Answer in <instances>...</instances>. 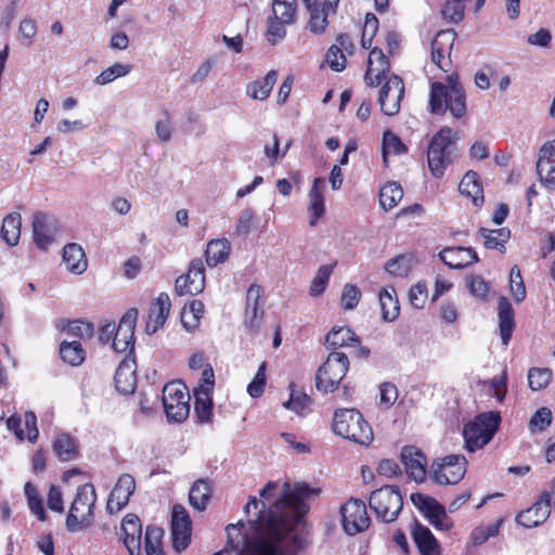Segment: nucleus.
Segmentation results:
<instances>
[{
	"instance_id": "f257e3e1",
	"label": "nucleus",
	"mask_w": 555,
	"mask_h": 555,
	"mask_svg": "<svg viewBox=\"0 0 555 555\" xmlns=\"http://www.w3.org/2000/svg\"><path fill=\"white\" fill-rule=\"evenodd\" d=\"M320 492L319 488H312L305 482L294 486L284 482L280 498L268 511L263 501L249 498L245 512L248 513L250 508L258 511L256 519L248 522L254 532V537L248 535L249 543L267 540L276 548L278 555H283L282 541L295 530L307 511L304 501L318 496Z\"/></svg>"
},
{
	"instance_id": "f03ea898",
	"label": "nucleus",
	"mask_w": 555,
	"mask_h": 555,
	"mask_svg": "<svg viewBox=\"0 0 555 555\" xmlns=\"http://www.w3.org/2000/svg\"><path fill=\"white\" fill-rule=\"evenodd\" d=\"M429 108L434 114H444L449 111L456 119L466 114V94L456 73L448 75L446 83H431Z\"/></svg>"
},
{
	"instance_id": "7ed1b4c3",
	"label": "nucleus",
	"mask_w": 555,
	"mask_h": 555,
	"mask_svg": "<svg viewBox=\"0 0 555 555\" xmlns=\"http://www.w3.org/2000/svg\"><path fill=\"white\" fill-rule=\"evenodd\" d=\"M96 492L91 483L77 488L74 501L66 517V528L69 532H79L92 526Z\"/></svg>"
},
{
	"instance_id": "20e7f679",
	"label": "nucleus",
	"mask_w": 555,
	"mask_h": 555,
	"mask_svg": "<svg viewBox=\"0 0 555 555\" xmlns=\"http://www.w3.org/2000/svg\"><path fill=\"white\" fill-rule=\"evenodd\" d=\"M332 426L336 435L361 446H369L373 441L372 428L356 409L336 410Z\"/></svg>"
},
{
	"instance_id": "39448f33",
	"label": "nucleus",
	"mask_w": 555,
	"mask_h": 555,
	"mask_svg": "<svg viewBox=\"0 0 555 555\" xmlns=\"http://www.w3.org/2000/svg\"><path fill=\"white\" fill-rule=\"evenodd\" d=\"M243 529L242 522L228 525L225 528L227 544L212 555H278L276 548L267 540L261 539L249 543L248 534Z\"/></svg>"
},
{
	"instance_id": "423d86ee",
	"label": "nucleus",
	"mask_w": 555,
	"mask_h": 555,
	"mask_svg": "<svg viewBox=\"0 0 555 555\" xmlns=\"http://www.w3.org/2000/svg\"><path fill=\"white\" fill-rule=\"evenodd\" d=\"M455 157L456 143L453 130L443 127L433 137L427 151L428 167L433 176L441 178Z\"/></svg>"
},
{
	"instance_id": "0eeeda50",
	"label": "nucleus",
	"mask_w": 555,
	"mask_h": 555,
	"mask_svg": "<svg viewBox=\"0 0 555 555\" xmlns=\"http://www.w3.org/2000/svg\"><path fill=\"white\" fill-rule=\"evenodd\" d=\"M500 422L499 412H487L467 423L463 429L466 450L475 452L488 444L498 430Z\"/></svg>"
},
{
	"instance_id": "6e6552de",
	"label": "nucleus",
	"mask_w": 555,
	"mask_h": 555,
	"mask_svg": "<svg viewBox=\"0 0 555 555\" xmlns=\"http://www.w3.org/2000/svg\"><path fill=\"white\" fill-rule=\"evenodd\" d=\"M348 369L349 360L345 353L331 352L317 372V388L325 393L333 392L338 388Z\"/></svg>"
},
{
	"instance_id": "1a4fd4ad",
	"label": "nucleus",
	"mask_w": 555,
	"mask_h": 555,
	"mask_svg": "<svg viewBox=\"0 0 555 555\" xmlns=\"http://www.w3.org/2000/svg\"><path fill=\"white\" fill-rule=\"evenodd\" d=\"M403 506V499L393 486L382 487L371 493L370 507L384 522L395 521Z\"/></svg>"
},
{
	"instance_id": "9d476101",
	"label": "nucleus",
	"mask_w": 555,
	"mask_h": 555,
	"mask_svg": "<svg viewBox=\"0 0 555 555\" xmlns=\"http://www.w3.org/2000/svg\"><path fill=\"white\" fill-rule=\"evenodd\" d=\"M190 393L182 383H168L163 388V405L168 421L181 423L190 414Z\"/></svg>"
},
{
	"instance_id": "9b49d317",
	"label": "nucleus",
	"mask_w": 555,
	"mask_h": 555,
	"mask_svg": "<svg viewBox=\"0 0 555 555\" xmlns=\"http://www.w3.org/2000/svg\"><path fill=\"white\" fill-rule=\"evenodd\" d=\"M467 461L460 454H450L435 461L430 467L434 480L440 485H455L460 482L466 473Z\"/></svg>"
},
{
	"instance_id": "f8f14e48",
	"label": "nucleus",
	"mask_w": 555,
	"mask_h": 555,
	"mask_svg": "<svg viewBox=\"0 0 555 555\" xmlns=\"http://www.w3.org/2000/svg\"><path fill=\"white\" fill-rule=\"evenodd\" d=\"M552 507L555 512V480L552 482L551 490L543 492L531 507L520 512L516 520L526 528L537 527L548 518Z\"/></svg>"
},
{
	"instance_id": "ddd939ff",
	"label": "nucleus",
	"mask_w": 555,
	"mask_h": 555,
	"mask_svg": "<svg viewBox=\"0 0 555 555\" xmlns=\"http://www.w3.org/2000/svg\"><path fill=\"white\" fill-rule=\"evenodd\" d=\"M344 530L349 535L364 531L370 526L366 505L359 499H350L340 507Z\"/></svg>"
},
{
	"instance_id": "4468645a",
	"label": "nucleus",
	"mask_w": 555,
	"mask_h": 555,
	"mask_svg": "<svg viewBox=\"0 0 555 555\" xmlns=\"http://www.w3.org/2000/svg\"><path fill=\"white\" fill-rule=\"evenodd\" d=\"M404 94V83L402 79L392 74L383 85L379 95L378 104L380 111L387 116H395L400 111V103Z\"/></svg>"
},
{
	"instance_id": "2eb2a0df",
	"label": "nucleus",
	"mask_w": 555,
	"mask_h": 555,
	"mask_svg": "<svg viewBox=\"0 0 555 555\" xmlns=\"http://www.w3.org/2000/svg\"><path fill=\"white\" fill-rule=\"evenodd\" d=\"M205 287V267L202 259H194L189 266L188 273L177 278L176 293L179 296L197 295Z\"/></svg>"
},
{
	"instance_id": "dca6fc26",
	"label": "nucleus",
	"mask_w": 555,
	"mask_h": 555,
	"mask_svg": "<svg viewBox=\"0 0 555 555\" xmlns=\"http://www.w3.org/2000/svg\"><path fill=\"white\" fill-rule=\"evenodd\" d=\"M171 533L173 548L177 552L184 551L191 541L192 522L186 509L180 504L172 507Z\"/></svg>"
},
{
	"instance_id": "f3484780",
	"label": "nucleus",
	"mask_w": 555,
	"mask_h": 555,
	"mask_svg": "<svg viewBox=\"0 0 555 555\" xmlns=\"http://www.w3.org/2000/svg\"><path fill=\"white\" fill-rule=\"evenodd\" d=\"M263 294V289L261 286L251 284L246 293V307H245V317H244V325L246 328L256 333L261 324L263 318V301L261 300Z\"/></svg>"
},
{
	"instance_id": "a211bd4d",
	"label": "nucleus",
	"mask_w": 555,
	"mask_h": 555,
	"mask_svg": "<svg viewBox=\"0 0 555 555\" xmlns=\"http://www.w3.org/2000/svg\"><path fill=\"white\" fill-rule=\"evenodd\" d=\"M59 232L57 219L48 214L38 212L33 220V236L36 246L47 249L55 240Z\"/></svg>"
},
{
	"instance_id": "6ab92c4d",
	"label": "nucleus",
	"mask_w": 555,
	"mask_h": 555,
	"mask_svg": "<svg viewBox=\"0 0 555 555\" xmlns=\"http://www.w3.org/2000/svg\"><path fill=\"white\" fill-rule=\"evenodd\" d=\"M456 33L453 29L439 31L431 41V60L443 72L451 68V51L453 49Z\"/></svg>"
},
{
	"instance_id": "aec40b11",
	"label": "nucleus",
	"mask_w": 555,
	"mask_h": 555,
	"mask_svg": "<svg viewBox=\"0 0 555 555\" xmlns=\"http://www.w3.org/2000/svg\"><path fill=\"white\" fill-rule=\"evenodd\" d=\"M138 310L129 309L121 318L113 337V348L117 352H126L133 347L134 327L138 319Z\"/></svg>"
},
{
	"instance_id": "412c9836",
	"label": "nucleus",
	"mask_w": 555,
	"mask_h": 555,
	"mask_svg": "<svg viewBox=\"0 0 555 555\" xmlns=\"http://www.w3.org/2000/svg\"><path fill=\"white\" fill-rule=\"evenodd\" d=\"M537 172L540 181L551 190L555 189V140L545 142L537 160Z\"/></svg>"
},
{
	"instance_id": "4be33fe9",
	"label": "nucleus",
	"mask_w": 555,
	"mask_h": 555,
	"mask_svg": "<svg viewBox=\"0 0 555 555\" xmlns=\"http://www.w3.org/2000/svg\"><path fill=\"white\" fill-rule=\"evenodd\" d=\"M135 489V480L130 474H122L113 488L106 509L109 514L121 511L129 502Z\"/></svg>"
},
{
	"instance_id": "5701e85b",
	"label": "nucleus",
	"mask_w": 555,
	"mask_h": 555,
	"mask_svg": "<svg viewBox=\"0 0 555 555\" xmlns=\"http://www.w3.org/2000/svg\"><path fill=\"white\" fill-rule=\"evenodd\" d=\"M389 69L390 65L388 59L383 53L382 49L373 48L369 55L367 68L364 76L366 85L377 87L382 83L383 79H386Z\"/></svg>"
},
{
	"instance_id": "b1692460",
	"label": "nucleus",
	"mask_w": 555,
	"mask_h": 555,
	"mask_svg": "<svg viewBox=\"0 0 555 555\" xmlns=\"http://www.w3.org/2000/svg\"><path fill=\"white\" fill-rule=\"evenodd\" d=\"M400 457L406 474L416 482H422L426 476L427 465L423 452L414 446H405L401 450Z\"/></svg>"
},
{
	"instance_id": "393cba45",
	"label": "nucleus",
	"mask_w": 555,
	"mask_h": 555,
	"mask_svg": "<svg viewBox=\"0 0 555 555\" xmlns=\"http://www.w3.org/2000/svg\"><path fill=\"white\" fill-rule=\"evenodd\" d=\"M121 535L129 555H141L142 526L137 515L127 514L122 518Z\"/></svg>"
},
{
	"instance_id": "a878e982",
	"label": "nucleus",
	"mask_w": 555,
	"mask_h": 555,
	"mask_svg": "<svg viewBox=\"0 0 555 555\" xmlns=\"http://www.w3.org/2000/svg\"><path fill=\"white\" fill-rule=\"evenodd\" d=\"M171 302L166 293H160L149 309V318L146 321L145 332L149 335L156 333L166 322Z\"/></svg>"
},
{
	"instance_id": "bb28decb",
	"label": "nucleus",
	"mask_w": 555,
	"mask_h": 555,
	"mask_svg": "<svg viewBox=\"0 0 555 555\" xmlns=\"http://www.w3.org/2000/svg\"><path fill=\"white\" fill-rule=\"evenodd\" d=\"M440 260L452 269H462L478 261L472 247H448L439 253Z\"/></svg>"
},
{
	"instance_id": "cd10ccee",
	"label": "nucleus",
	"mask_w": 555,
	"mask_h": 555,
	"mask_svg": "<svg viewBox=\"0 0 555 555\" xmlns=\"http://www.w3.org/2000/svg\"><path fill=\"white\" fill-rule=\"evenodd\" d=\"M412 538L421 555H440L439 543L427 527L415 521Z\"/></svg>"
},
{
	"instance_id": "c85d7f7f",
	"label": "nucleus",
	"mask_w": 555,
	"mask_h": 555,
	"mask_svg": "<svg viewBox=\"0 0 555 555\" xmlns=\"http://www.w3.org/2000/svg\"><path fill=\"white\" fill-rule=\"evenodd\" d=\"M135 362L125 359L115 373L116 389L125 395L132 393L135 388Z\"/></svg>"
},
{
	"instance_id": "c756f323",
	"label": "nucleus",
	"mask_w": 555,
	"mask_h": 555,
	"mask_svg": "<svg viewBox=\"0 0 555 555\" xmlns=\"http://www.w3.org/2000/svg\"><path fill=\"white\" fill-rule=\"evenodd\" d=\"M499 328H500V336L502 339V343L504 346H507L514 327H515V321H514V309L511 305V302L505 297H501L499 300Z\"/></svg>"
},
{
	"instance_id": "7c9ffc66",
	"label": "nucleus",
	"mask_w": 555,
	"mask_h": 555,
	"mask_svg": "<svg viewBox=\"0 0 555 555\" xmlns=\"http://www.w3.org/2000/svg\"><path fill=\"white\" fill-rule=\"evenodd\" d=\"M63 261L66 269L75 274L87 270L88 262L82 247L76 243L67 244L63 249Z\"/></svg>"
},
{
	"instance_id": "2f4dec72",
	"label": "nucleus",
	"mask_w": 555,
	"mask_h": 555,
	"mask_svg": "<svg viewBox=\"0 0 555 555\" xmlns=\"http://www.w3.org/2000/svg\"><path fill=\"white\" fill-rule=\"evenodd\" d=\"M325 185L323 178H315L309 192V224L314 227L318 220L324 215V199L322 190Z\"/></svg>"
},
{
	"instance_id": "473e14b6",
	"label": "nucleus",
	"mask_w": 555,
	"mask_h": 555,
	"mask_svg": "<svg viewBox=\"0 0 555 555\" xmlns=\"http://www.w3.org/2000/svg\"><path fill=\"white\" fill-rule=\"evenodd\" d=\"M459 190L461 194L470 197L475 206L483 203L482 186L477 172L467 171L460 182Z\"/></svg>"
},
{
	"instance_id": "72a5a7b5",
	"label": "nucleus",
	"mask_w": 555,
	"mask_h": 555,
	"mask_svg": "<svg viewBox=\"0 0 555 555\" xmlns=\"http://www.w3.org/2000/svg\"><path fill=\"white\" fill-rule=\"evenodd\" d=\"M211 486L206 479L196 480L190 489L189 501L192 507L203 512L211 499Z\"/></svg>"
},
{
	"instance_id": "f704fd0d",
	"label": "nucleus",
	"mask_w": 555,
	"mask_h": 555,
	"mask_svg": "<svg viewBox=\"0 0 555 555\" xmlns=\"http://www.w3.org/2000/svg\"><path fill=\"white\" fill-rule=\"evenodd\" d=\"M231 251V243L227 238L211 240L205 250L206 262L209 267L223 263Z\"/></svg>"
},
{
	"instance_id": "c9c22d12",
	"label": "nucleus",
	"mask_w": 555,
	"mask_h": 555,
	"mask_svg": "<svg viewBox=\"0 0 555 555\" xmlns=\"http://www.w3.org/2000/svg\"><path fill=\"white\" fill-rule=\"evenodd\" d=\"M352 343L360 344V338L346 326L333 327L325 337L327 349H338L344 346H351Z\"/></svg>"
},
{
	"instance_id": "e433bc0d",
	"label": "nucleus",
	"mask_w": 555,
	"mask_h": 555,
	"mask_svg": "<svg viewBox=\"0 0 555 555\" xmlns=\"http://www.w3.org/2000/svg\"><path fill=\"white\" fill-rule=\"evenodd\" d=\"M276 70H270L263 79L255 80L247 85V95L254 100H266L270 95L271 90L276 82Z\"/></svg>"
},
{
	"instance_id": "4c0bfd02",
	"label": "nucleus",
	"mask_w": 555,
	"mask_h": 555,
	"mask_svg": "<svg viewBox=\"0 0 555 555\" xmlns=\"http://www.w3.org/2000/svg\"><path fill=\"white\" fill-rule=\"evenodd\" d=\"M22 216L18 212L9 214L2 222L0 234L9 246H15L21 237Z\"/></svg>"
},
{
	"instance_id": "58836bf2",
	"label": "nucleus",
	"mask_w": 555,
	"mask_h": 555,
	"mask_svg": "<svg viewBox=\"0 0 555 555\" xmlns=\"http://www.w3.org/2000/svg\"><path fill=\"white\" fill-rule=\"evenodd\" d=\"M379 304L385 321L391 322L398 318L400 307L393 287H385L379 292Z\"/></svg>"
},
{
	"instance_id": "ea45409f",
	"label": "nucleus",
	"mask_w": 555,
	"mask_h": 555,
	"mask_svg": "<svg viewBox=\"0 0 555 555\" xmlns=\"http://www.w3.org/2000/svg\"><path fill=\"white\" fill-rule=\"evenodd\" d=\"M403 197V190L398 182H388L379 191V204L384 210H390Z\"/></svg>"
},
{
	"instance_id": "a19ab883",
	"label": "nucleus",
	"mask_w": 555,
	"mask_h": 555,
	"mask_svg": "<svg viewBox=\"0 0 555 555\" xmlns=\"http://www.w3.org/2000/svg\"><path fill=\"white\" fill-rule=\"evenodd\" d=\"M297 4L296 0H273L272 17L284 23L294 24L296 22Z\"/></svg>"
},
{
	"instance_id": "79ce46f5",
	"label": "nucleus",
	"mask_w": 555,
	"mask_h": 555,
	"mask_svg": "<svg viewBox=\"0 0 555 555\" xmlns=\"http://www.w3.org/2000/svg\"><path fill=\"white\" fill-rule=\"evenodd\" d=\"M194 410L199 423H209L212 417L211 393L194 391Z\"/></svg>"
},
{
	"instance_id": "37998d69",
	"label": "nucleus",
	"mask_w": 555,
	"mask_h": 555,
	"mask_svg": "<svg viewBox=\"0 0 555 555\" xmlns=\"http://www.w3.org/2000/svg\"><path fill=\"white\" fill-rule=\"evenodd\" d=\"M60 354L63 361L73 366L80 365L86 358V352L79 341H63L60 346Z\"/></svg>"
},
{
	"instance_id": "c03bdc74",
	"label": "nucleus",
	"mask_w": 555,
	"mask_h": 555,
	"mask_svg": "<svg viewBox=\"0 0 555 555\" xmlns=\"http://www.w3.org/2000/svg\"><path fill=\"white\" fill-rule=\"evenodd\" d=\"M53 449L57 457L63 462L75 459L78 453L74 439L67 434L57 436L54 441Z\"/></svg>"
},
{
	"instance_id": "a18cd8bd",
	"label": "nucleus",
	"mask_w": 555,
	"mask_h": 555,
	"mask_svg": "<svg viewBox=\"0 0 555 555\" xmlns=\"http://www.w3.org/2000/svg\"><path fill=\"white\" fill-rule=\"evenodd\" d=\"M479 233L485 240V247L489 249H501L504 247V243L509 238L511 235L509 230L506 228H501L498 230L481 228Z\"/></svg>"
},
{
	"instance_id": "49530a36",
	"label": "nucleus",
	"mask_w": 555,
	"mask_h": 555,
	"mask_svg": "<svg viewBox=\"0 0 555 555\" xmlns=\"http://www.w3.org/2000/svg\"><path fill=\"white\" fill-rule=\"evenodd\" d=\"M164 531L159 527L147 526L145 530V553L146 555H163L162 538Z\"/></svg>"
},
{
	"instance_id": "de8ad7c7",
	"label": "nucleus",
	"mask_w": 555,
	"mask_h": 555,
	"mask_svg": "<svg viewBox=\"0 0 555 555\" xmlns=\"http://www.w3.org/2000/svg\"><path fill=\"white\" fill-rule=\"evenodd\" d=\"M131 68L132 67L129 64L115 63L98 75L94 78V83L105 86L119 77H125L131 72Z\"/></svg>"
},
{
	"instance_id": "09e8293b",
	"label": "nucleus",
	"mask_w": 555,
	"mask_h": 555,
	"mask_svg": "<svg viewBox=\"0 0 555 555\" xmlns=\"http://www.w3.org/2000/svg\"><path fill=\"white\" fill-rule=\"evenodd\" d=\"M408 152L406 146L402 143L400 138L392 133L391 131H386L383 137V158L384 163L387 165L388 155H402Z\"/></svg>"
},
{
	"instance_id": "8fccbe9b",
	"label": "nucleus",
	"mask_w": 555,
	"mask_h": 555,
	"mask_svg": "<svg viewBox=\"0 0 555 555\" xmlns=\"http://www.w3.org/2000/svg\"><path fill=\"white\" fill-rule=\"evenodd\" d=\"M552 371L546 367H532L528 371V385L533 391L545 388L552 379Z\"/></svg>"
},
{
	"instance_id": "3c124183",
	"label": "nucleus",
	"mask_w": 555,
	"mask_h": 555,
	"mask_svg": "<svg viewBox=\"0 0 555 555\" xmlns=\"http://www.w3.org/2000/svg\"><path fill=\"white\" fill-rule=\"evenodd\" d=\"M333 264H323L318 269L309 288L311 296L317 297L325 291L330 276L333 273Z\"/></svg>"
},
{
	"instance_id": "603ef678",
	"label": "nucleus",
	"mask_w": 555,
	"mask_h": 555,
	"mask_svg": "<svg viewBox=\"0 0 555 555\" xmlns=\"http://www.w3.org/2000/svg\"><path fill=\"white\" fill-rule=\"evenodd\" d=\"M306 10L309 13V21L307 24V28L313 34H323L324 33V20H320L318 4L319 0H301Z\"/></svg>"
},
{
	"instance_id": "864d4df0",
	"label": "nucleus",
	"mask_w": 555,
	"mask_h": 555,
	"mask_svg": "<svg viewBox=\"0 0 555 555\" xmlns=\"http://www.w3.org/2000/svg\"><path fill=\"white\" fill-rule=\"evenodd\" d=\"M552 411L546 406H542L531 416L528 428L532 434L541 433L552 424Z\"/></svg>"
},
{
	"instance_id": "5fc2aeb1",
	"label": "nucleus",
	"mask_w": 555,
	"mask_h": 555,
	"mask_svg": "<svg viewBox=\"0 0 555 555\" xmlns=\"http://www.w3.org/2000/svg\"><path fill=\"white\" fill-rule=\"evenodd\" d=\"M310 404L311 399L308 395L292 390L289 399L283 403V406L298 415H304L309 410Z\"/></svg>"
},
{
	"instance_id": "6e6d98bb",
	"label": "nucleus",
	"mask_w": 555,
	"mask_h": 555,
	"mask_svg": "<svg viewBox=\"0 0 555 555\" xmlns=\"http://www.w3.org/2000/svg\"><path fill=\"white\" fill-rule=\"evenodd\" d=\"M292 25L291 23H284L275 17L269 16L268 18V29L266 33L267 40L275 46L281 42L286 36V27Z\"/></svg>"
},
{
	"instance_id": "4d7b16f0",
	"label": "nucleus",
	"mask_w": 555,
	"mask_h": 555,
	"mask_svg": "<svg viewBox=\"0 0 555 555\" xmlns=\"http://www.w3.org/2000/svg\"><path fill=\"white\" fill-rule=\"evenodd\" d=\"M465 5L461 0H446L441 8L443 20L450 23H460L464 17Z\"/></svg>"
},
{
	"instance_id": "13d9d810",
	"label": "nucleus",
	"mask_w": 555,
	"mask_h": 555,
	"mask_svg": "<svg viewBox=\"0 0 555 555\" xmlns=\"http://www.w3.org/2000/svg\"><path fill=\"white\" fill-rule=\"evenodd\" d=\"M511 293L517 302H521L526 298V287L517 266H513L509 273Z\"/></svg>"
},
{
	"instance_id": "bf43d9fd",
	"label": "nucleus",
	"mask_w": 555,
	"mask_h": 555,
	"mask_svg": "<svg viewBox=\"0 0 555 555\" xmlns=\"http://www.w3.org/2000/svg\"><path fill=\"white\" fill-rule=\"evenodd\" d=\"M501 520L488 526H479L475 528L470 534V540L474 545L485 543L489 538L495 537L500 530Z\"/></svg>"
},
{
	"instance_id": "052dcab7",
	"label": "nucleus",
	"mask_w": 555,
	"mask_h": 555,
	"mask_svg": "<svg viewBox=\"0 0 555 555\" xmlns=\"http://www.w3.org/2000/svg\"><path fill=\"white\" fill-rule=\"evenodd\" d=\"M266 367V362H262L254 379L247 386V392L253 398H259L263 393L267 382Z\"/></svg>"
},
{
	"instance_id": "680f3d73",
	"label": "nucleus",
	"mask_w": 555,
	"mask_h": 555,
	"mask_svg": "<svg viewBox=\"0 0 555 555\" xmlns=\"http://www.w3.org/2000/svg\"><path fill=\"white\" fill-rule=\"evenodd\" d=\"M255 218L256 214L251 208L243 209L235 225V234L238 236H246L254 225Z\"/></svg>"
},
{
	"instance_id": "e2e57ef3",
	"label": "nucleus",
	"mask_w": 555,
	"mask_h": 555,
	"mask_svg": "<svg viewBox=\"0 0 555 555\" xmlns=\"http://www.w3.org/2000/svg\"><path fill=\"white\" fill-rule=\"evenodd\" d=\"M386 271L395 276H404L409 273L411 266L410 259L404 256H399L389 260L385 266Z\"/></svg>"
},
{
	"instance_id": "0e129e2a",
	"label": "nucleus",
	"mask_w": 555,
	"mask_h": 555,
	"mask_svg": "<svg viewBox=\"0 0 555 555\" xmlns=\"http://www.w3.org/2000/svg\"><path fill=\"white\" fill-rule=\"evenodd\" d=\"M360 297V289L356 285L347 284L343 291L341 305L346 310H351L358 306Z\"/></svg>"
},
{
	"instance_id": "69168bd1",
	"label": "nucleus",
	"mask_w": 555,
	"mask_h": 555,
	"mask_svg": "<svg viewBox=\"0 0 555 555\" xmlns=\"http://www.w3.org/2000/svg\"><path fill=\"white\" fill-rule=\"evenodd\" d=\"M469 292L475 297L485 299L489 292L488 283L479 275H470L466 279Z\"/></svg>"
},
{
	"instance_id": "338daca9",
	"label": "nucleus",
	"mask_w": 555,
	"mask_h": 555,
	"mask_svg": "<svg viewBox=\"0 0 555 555\" xmlns=\"http://www.w3.org/2000/svg\"><path fill=\"white\" fill-rule=\"evenodd\" d=\"M326 62L333 70H343L346 66V57L341 52V48H338L336 44L332 46L326 53Z\"/></svg>"
},
{
	"instance_id": "774afa93",
	"label": "nucleus",
	"mask_w": 555,
	"mask_h": 555,
	"mask_svg": "<svg viewBox=\"0 0 555 555\" xmlns=\"http://www.w3.org/2000/svg\"><path fill=\"white\" fill-rule=\"evenodd\" d=\"M67 332L75 337L86 339L93 335V325L89 322L76 320L68 324Z\"/></svg>"
}]
</instances>
